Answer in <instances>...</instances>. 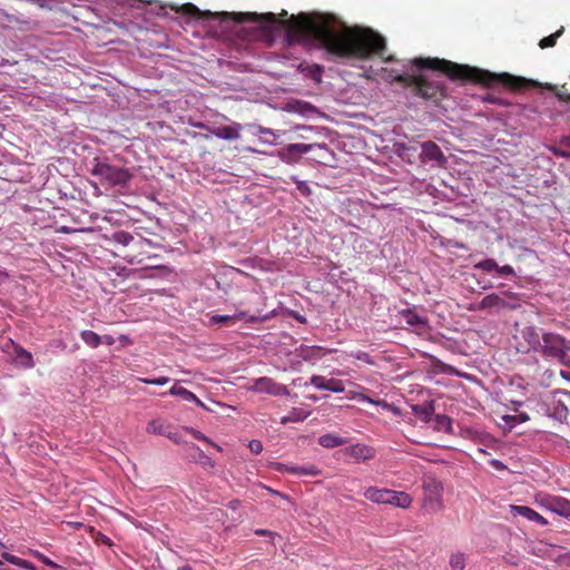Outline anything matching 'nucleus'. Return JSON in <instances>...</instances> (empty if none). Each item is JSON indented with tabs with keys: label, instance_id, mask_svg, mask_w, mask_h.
Wrapping results in <instances>:
<instances>
[{
	"label": "nucleus",
	"instance_id": "nucleus-1",
	"mask_svg": "<svg viewBox=\"0 0 570 570\" xmlns=\"http://www.w3.org/2000/svg\"><path fill=\"white\" fill-rule=\"evenodd\" d=\"M183 12L197 18L209 16L222 22L229 20L236 23L253 22L267 32L283 27L286 29L288 43L315 42L328 53L342 58L366 59L372 55L382 57L386 49L385 39L372 29L344 27L343 31L338 32L335 29L336 19L327 14L299 13L284 19L288 14L286 10H282L278 16L273 12L202 13L193 3L184 4Z\"/></svg>",
	"mask_w": 570,
	"mask_h": 570
},
{
	"label": "nucleus",
	"instance_id": "nucleus-2",
	"mask_svg": "<svg viewBox=\"0 0 570 570\" xmlns=\"http://www.w3.org/2000/svg\"><path fill=\"white\" fill-rule=\"evenodd\" d=\"M413 66L420 70L429 69L440 71L451 80L472 81L485 85L487 87L502 85L511 90H522L530 86V81L522 77L512 76L510 73L497 75L440 58H415L413 60Z\"/></svg>",
	"mask_w": 570,
	"mask_h": 570
},
{
	"label": "nucleus",
	"instance_id": "nucleus-3",
	"mask_svg": "<svg viewBox=\"0 0 570 570\" xmlns=\"http://www.w3.org/2000/svg\"><path fill=\"white\" fill-rule=\"evenodd\" d=\"M395 82L410 88L414 96L434 102L446 96L443 80L428 75H397L393 79Z\"/></svg>",
	"mask_w": 570,
	"mask_h": 570
},
{
	"label": "nucleus",
	"instance_id": "nucleus-4",
	"mask_svg": "<svg viewBox=\"0 0 570 570\" xmlns=\"http://www.w3.org/2000/svg\"><path fill=\"white\" fill-rule=\"evenodd\" d=\"M539 354L546 360H553L570 367V341L554 332H542Z\"/></svg>",
	"mask_w": 570,
	"mask_h": 570
},
{
	"label": "nucleus",
	"instance_id": "nucleus-5",
	"mask_svg": "<svg viewBox=\"0 0 570 570\" xmlns=\"http://www.w3.org/2000/svg\"><path fill=\"white\" fill-rule=\"evenodd\" d=\"M91 174L97 177L102 185L110 187L125 186L132 177L128 169L119 168L97 159H95Z\"/></svg>",
	"mask_w": 570,
	"mask_h": 570
},
{
	"label": "nucleus",
	"instance_id": "nucleus-6",
	"mask_svg": "<svg viewBox=\"0 0 570 570\" xmlns=\"http://www.w3.org/2000/svg\"><path fill=\"white\" fill-rule=\"evenodd\" d=\"M364 497L373 503L390 504L402 509H407L412 503V498L406 492L376 487L367 488Z\"/></svg>",
	"mask_w": 570,
	"mask_h": 570
},
{
	"label": "nucleus",
	"instance_id": "nucleus-7",
	"mask_svg": "<svg viewBox=\"0 0 570 570\" xmlns=\"http://www.w3.org/2000/svg\"><path fill=\"white\" fill-rule=\"evenodd\" d=\"M535 503L561 517H570V501L566 498L552 495L546 492H538L534 497Z\"/></svg>",
	"mask_w": 570,
	"mask_h": 570
},
{
	"label": "nucleus",
	"instance_id": "nucleus-8",
	"mask_svg": "<svg viewBox=\"0 0 570 570\" xmlns=\"http://www.w3.org/2000/svg\"><path fill=\"white\" fill-rule=\"evenodd\" d=\"M146 432L149 434L166 436L176 444L184 443V439L178 429L164 417H157L149 421L146 426Z\"/></svg>",
	"mask_w": 570,
	"mask_h": 570
},
{
	"label": "nucleus",
	"instance_id": "nucleus-9",
	"mask_svg": "<svg viewBox=\"0 0 570 570\" xmlns=\"http://www.w3.org/2000/svg\"><path fill=\"white\" fill-rule=\"evenodd\" d=\"M522 342L518 344V351L522 353L534 352L539 354L542 342V332L540 328L528 325L519 331Z\"/></svg>",
	"mask_w": 570,
	"mask_h": 570
},
{
	"label": "nucleus",
	"instance_id": "nucleus-10",
	"mask_svg": "<svg viewBox=\"0 0 570 570\" xmlns=\"http://www.w3.org/2000/svg\"><path fill=\"white\" fill-rule=\"evenodd\" d=\"M424 489V507L432 512H438L442 510V484L435 479H431L425 481L423 484Z\"/></svg>",
	"mask_w": 570,
	"mask_h": 570
},
{
	"label": "nucleus",
	"instance_id": "nucleus-11",
	"mask_svg": "<svg viewBox=\"0 0 570 570\" xmlns=\"http://www.w3.org/2000/svg\"><path fill=\"white\" fill-rule=\"evenodd\" d=\"M248 390L259 393H267L274 396L289 394V391L285 385H282L267 376L253 380Z\"/></svg>",
	"mask_w": 570,
	"mask_h": 570
},
{
	"label": "nucleus",
	"instance_id": "nucleus-12",
	"mask_svg": "<svg viewBox=\"0 0 570 570\" xmlns=\"http://www.w3.org/2000/svg\"><path fill=\"white\" fill-rule=\"evenodd\" d=\"M194 127L199 129H206L215 137L225 140H237L240 137V131L243 130V126L239 122H233L229 126L223 127H209L204 122H197L194 124Z\"/></svg>",
	"mask_w": 570,
	"mask_h": 570
},
{
	"label": "nucleus",
	"instance_id": "nucleus-13",
	"mask_svg": "<svg viewBox=\"0 0 570 570\" xmlns=\"http://www.w3.org/2000/svg\"><path fill=\"white\" fill-rule=\"evenodd\" d=\"M314 146L313 144H289L278 150L277 155L284 163L295 164L301 159L303 154L309 153Z\"/></svg>",
	"mask_w": 570,
	"mask_h": 570
},
{
	"label": "nucleus",
	"instance_id": "nucleus-14",
	"mask_svg": "<svg viewBox=\"0 0 570 570\" xmlns=\"http://www.w3.org/2000/svg\"><path fill=\"white\" fill-rule=\"evenodd\" d=\"M420 157L423 163L434 161L439 167H444L448 161L441 148L433 141H425L421 145Z\"/></svg>",
	"mask_w": 570,
	"mask_h": 570
},
{
	"label": "nucleus",
	"instance_id": "nucleus-15",
	"mask_svg": "<svg viewBox=\"0 0 570 570\" xmlns=\"http://www.w3.org/2000/svg\"><path fill=\"white\" fill-rule=\"evenodd\" d=\"M518 307H520V303H510L501 295L494 293L484 296L479 304L480 309H517Z\"/></svg>",
	"mask_w": 570,
	"mask_h": 570
},
{
	"label": "nucleus",
	"instance_id": "nucleus-16",
	"mask_svg": "<svg viewBox=\"0 0 570 570\" xmlns=\"http://www.w3.org/2000/svg\"><path fill=\"white\" fill-rule=\"evenodd\" d=\"M510 511L514 517L521 515L528 519L529 521L535 522L542 527L548 525V520L529 507L512 504L510 505Z\"/></svg>",
	"mask_w": 570,
	"mask_h": 570
},
{
	"label": "nucleus",
	"instance_id": "nucleus-17",
	"mask_svg": "<svg viewBox=\"0 0 570 570\" xmlns=\"http://www.w3.org/2000/svg\"><path fill=\"white\" fill-rule=\"evenodd\" d=\"M345 453L357 461H367L374 458V450L365 444H353L346 448Z\"/></svg>",
	"mask_w": 570,
	"mask_h": 570
},
{
	"label": "nucleus",
	"instance_id": "nucleus-18",
	"mask_svg": "<svg viewBox=\"0 0 570 570\" xmlns=\"http://www.w3.org/2000/svg\"><path fill=\"white\" fill-rule=\"evenodd\" d=\"M347 440L338 435L326 433L318 438V444L325 449H333L346 444Z\"/></svg>",
	"mask_w": 570,
	"mask_h": 570
},
{
	"label": "nucleus",
	"instance_id": "nucleus-19",
	"mask_svg": "<svg viewBox=\"0 0 570 570\" xmlns=\"http://www.w3.org/2000/svg\"><path fill=\"white\" fill-rule=\"evenodd\" d=\"M168 393L170 395L180 396L186 401L195 402L198 406L204 407V403L193 392L183 386L174 385Z\"/></svg>",
	"mask_w": 570,
	"mask_h": 570
},
{
	"label": "nucleus",
	"instance_id": "nucleus-20",
	"mask_svg": "<svg viewBox=\"0 0 570 570\" xmlns=\"http://www.w3.org/2000/svg\"><path fill=\"white\" fill-rule=\"evenodd\" d=\"M246 313L245 312H239L237 314H234V315H213L210 316V324H222V325H233L235 324L237 321H240L245 317Z\"/></svg>",
	"mask_w": 570,
	"mask_h": 570
},
{
	"label": "nucleus",
	"instance_id": "nucleus-21",
	"mask_svg": "<svg viewBox=\"0 0 570 570\" xmlns=\"http://www.w3.org/2000/svg\"><path fill=\"white\" fill-rule=\"evenodd\" d=\"M111 239L115 243L122 245V246H129L130 244H134L135 246H137V245H142V243H144L142 239L135 240V237L125 230H118V232L114 233L111 236Z\"/></svg>",
	"mask_w": 570,
	"mask_h": 570
},
{
	"label": "nucleus",
	"instance_id": "nucleus-22",
	"mask_svg": "<svg viewBox=\"0 0 570 570\" xmlns=\"http://www.w3.org/2000/svg\"><path fill=\"white\" fill-rule=\"evenodd\" d=\"M412 411L422 422H429L434 413L432 404H416L412 406Z\"/></svg>",
	"mask_w": 570,
	"mask_h": 570
},
{
	"label": "nucleus",
	"instance_id": "nucleus-23",
	"mask_svg": "<svg viewBox=\"0 0 570 570\" xmlns=\"http://www.w3.org/2000/svg\"><path fill=\"white\" fill-rule=\"evenodd\" d=\"M80 337L85 344H87L91 348L98 347L102 344V340H100V335L90 330H85L80 332Z\"/></svg>",
	"mask_w": 570,
	"mask_h": 570
},
{
	"label": "nucleus",
	"instance_id": "nucleus-24",
	"mask_svg": "<svg viewBox=\"0 0 570 570\" xmlns=\"http://www.w3.org/2000/svg\"><path fill=\"white\" fill-rule=\"evenodd\" d=\"M564 32V28L561 27L559 30H557L554 33L548 36V37H544L540 40L539 42V47L541 49H547V48H552L556 46L557 43V40L559 37H561Z\"/></svg>",
	"mask_w": 570,
	"mask_h": 570
},
{
	"label": "nucleus",
	"instance_id": "nucleus-25",
	"mask_svg": "<svg viewBox=\"0 0 570 570\" xmlns=\"http://www.w3.org/2000/svg\"><path fill=\"white\" fill-rule=\"evenodd\" d=\"M292 471L294 472V475L317 476L321 474V470L314 464L296 465V469H293Z\"/></svg>",
	"mask_w": 570,
	"mask_h": 570
},
{
	"label": "nucleus",
	"instance_id": "nucleus-26",
	"mask_svg": "<svg viewBox=\"0 0 570 570\" xmlns=\"http://www.w3.org/2000/svg\"><path fill=\"white\" fill-rule=\"evenodd\" d=\"M465 554L462 552L452 553L450 557L451 570H464L465 568Z\"/></svg>",
	"mask_w": 570,
	"mask_h": 570
},
{
	"label": "nucleus",
	"instance_id": "nucleus-27",
	"mask_svg": "<svg viewBox=\"0 0 570 570\" xmlns=\"http://www.w3.org/2000/svg\"><path fill=\"white\" fill-rule=\"evenodd\" d=\"M2 558H3L6 561H8V562H10V563H12V564H16V566H19V567H22V568L29 569V570H33V569H35V568H33V564H32L31 562H29V561H27V560H23V559H21V558L17 557V556L11 554V553L4 552V553L2 554Z\"/></svg>",
	"mask_w": 570,
	"mask_h": 570
},
{
	"label": "nucleus",
	"instance_id": "nucleus-28",
	"mask_svg": "<svg viewBox=\"0 0 570 570\" xmlns=\"http://www.w3.org/2000/svg\"><path fill=\"white\" fill-rule=\"evenodd\" d=\"M184 431H186L188 434H190L196 440L206 442V443L213 445L216 450L222 451V448L218 444L214 443L210 439H208L206 435H204L200 431H198L194 428H189V426H185Z\"/></svg>",
	"mask_w": 570,
	"mask_h": 570
},
{
	"label": "nucleus",
	"instance_id": "nucleus-29",
	"mask_svg": "<svg viewBox=\"0 0 570 570\" xmlns=\"http://www.w3.org/2000/svg\"><path fill=\"white\" fill-rule=\"evenodd\" d=\"M475 269H479L483 273H492L497 272L498 264L493 258H485L474 265Z\"/></svg>",
	"mask_w": 570,
	"mask_h": 570
},
{
	"label": "nucleus",
	"instance_id": "nucleus-30",
	"mask_svg": "<svg viewBox=\"0 0 570 570\" xmlns=\"http://www.w3.org/2000/svg\"><path fill=\"white\" fill-rule=\"evenodd\" d=\"M308 416V413H303L297 409H293L288 415L282 417L281 423L286 424L288 422H302Z\"/></svg>",
	"mask_w": 570,
	"mask_h": 570
},
{
	"label": "nucleus",
	"instance_id": "nucleus-31",
	"mask_svg": "<svg viewBox=\"0 0 570 570\" xmlns=\"http://www.w3.org/2000/svg\"><path fill=\"white\" fill-rule=\"evenodd\" d=\"M14 362L18 365L24 366V367H31L32 366V355L29 352H26L23 350H18Z\"/></svg>",
	"mask_w": 570,
	"mask_h": 570
},
{
	"label": "nucleus",
	"instance_id": "nucleus-32",
	"mask_svg": "<svg viewBox=\"0 0 570 570\" xmlns=\"http://www.w3.org/2000/svg\"><path fill=\"white\" fill-rule=\"evenodd\" d=\"M503 420L510 428H513L515 424L523 423L529 420V415L525 413H520L515 415H504Z\"/></svg>",
	"mask_w": 570,
	"mask_h": 570
},
{
	"label": "nucleus",
	"instance_id": "nucleus-33",
	"mask_svg": "<svg viewBox=\"0 0 570 570\" xmlns=\"http://www.w3.org/2000/svg\"><path fill=\"white\" fill-rule=\"evenodd\" d=\"M344 390H345V386L341 380H336V379L327 380L325 391L342 393V392H344Z\"/></svg>",
	"mask_w": 570,
	"mask_h": 570
},
{
	"label": "nucleus",
	"instance_id": "nucleus-34",
	"mask_svg": "<svg viewBox=\"0 0 570 570\" xmlns=\"http://www.w3.org/2000/svg\"><path fill=\"white\" fill-rule=\"evenodd\" d=\"M138 381H140L145 384H150V385H165L170 380L168 376H160V377H156V379L139 377Z\"/></svg>",
	"mask_w": 570,
	"mask_h": 570
},
{
	"label": "nucleus",
	"instance_id": "nucleus-35",
	"mask_svg": "<svg viewBox=\"0 0 570 570\" xmlns=\"http://www.w3.org/2000/svg\"><path fill=\"white\" fill-rule=\"evenodd\" d=\"M405 318H406V323L410 325H424L425 324L424 320L420 315L412 313V312H409L405 315Z\"/></svg>",
	"mask_w": 570,
	"mask_h": 570
},
{
	"label": "nucleus",
	"instance_id": "nucleus-36",
	"mask_svg": "<svg viewBox=\"0 0 570 570\" xmlns=\"http://www.w3.org/2000/svg\"><path fill=\"white\" fill-rule=\"evenodd\" d=\"M194 448L198 452V462L204 466L213 468L214 462L212 461V459L208 455H206L198 446L194 445Z\"/></svg>",
	"mask_w": 570,
	"mask_h": 570
},
{
	"label": "nucleus",
	"instance_id": "nucleus-37",
	"mask_svg": "<svg viewBox=\"0 0 570 570\" xmlns=\"http://www.w3.org/2000/svg\"><path fill=\"white\" fill-rule=\"evenodd\" d=\"M327 380L321 375H314L311 379V383L318 390H325Z\"/></svg>",
	"mask_w": 570,
	"mask_h": 570
},
{
	"label": "nucleus",
	"instance_id": "nucleus-38",
	"mask_svg": "<svg viewBox=\"0 0 570 570\" xmlns=\"http://www.w3.org/2000/svg\"><path fill=\"white\" fill-rule=\"evenodd\" d=\"M497 273L500 276H505V277L515 275L514 268L511 265H503V266L498 265Z\"/></svg>",
	"mask_w": 570,
	"mask_h": 570
},
{
	"label": "nucleus",
	"instance_id": "nucleus-39",
	"mask_svg": "<svg viewBox=\"0 0 570 570\" xmlns=\"http://www.w3.org/2000/svg\"><path fill=\"white\" fill-rule=\"evenodd\" d=\"M322 73H323V68L318 65H314L311 67V70H309V75L311 77L316 81V82H321L322 80Z\"/></svg>",
	"mask_w": 570,
	"mask_h": 570
},
{
	"label": "nucleus",
	"instance_id": "nucleus-40",
	"mask_svg": "<svg viewBox=\"0 0 570 570\" xmlns=\"http://www.w3.org/2000/svg\"><path fill=\"white\" fill-rule=\"evenodd\" d=\"M38 562H42L43 564H46L55 570H60V568H61L59 564H57L56 562L50 560L48 557L41 554L40 552H38Z\"/></svg>",
	"mask_w": 570,
	"mask_h": 570
},
{
	"label": "nucleus",
	"instance_id": "nucleus-41",
	"mask_svg": "<svg viewBox=\"0 0 570 570\" xmlns=\"http://www.w3.org/2000/svg\"><path fill=\"white\" fill-rule=\"evenodd\" d=\"M556 96L564 102H570V92L566 88V86H562L560 89L557 90Z\"/></svg>",
	"mask_w": 570,
	"mask_h": 570
},
{
	"label": "nucleus",
	"instance_id": "nucleus-42",
	"mask_svg": "<svg viewBox=\"0 0 570 570\" xmlns=\"http://www.w3.org/2000/svg\"><path fill=\"white\" fill-rule=\"evenodd\" d=\"M293 469H296V465H289V464H285V463H276L275 464V470L278 471V472H286V473H291V474H294V472L292 471Z\"/></svg>",
	"mask_w": 570,
	"mask_h": 570
},
{
	"label": "nucleus",
	"instance_id": "nucleus-43",
	"mask_svg": "<svg viewBox=\"0 0 570 570\" xmlns=\"http://www.w3.org/2000/svg\"><path fill=\"white\" fill-rule=\"evenodd\" d=\"M248 448L254 454H259L263 451V445L258 440H252L248 444Z\"/></svg>",
	"mask_w": 570,
	"mask_h": 570
},
{
	"label": "nucleus",
	"instance_id": "nucleus-44",
	"mask_svg": "<svg viewBox=\"0 0 570 570\" xmlns=\"http://www.w3.org/2000/svg\"><path fill=\"white\" fill-rule=\"evenodd\" d=\"M503 294H504V296H505L504 298H505L508 302H510V303H519V301H520V299H519L518 294H515V293H513V292H508V291H507V292H503Z\"/></svg>",
	"mask_w": 570,
	"mask_h": 570
},
{
	"label": "nucleus",
	"instance_id": "nucleus-45",
	"mask_svg": "<svg viewBox=\"0 0 570 570\" xmlns=\"http://www.w3.org/2000/svg\"><path fill=\"white\" fill-rule=\"evenodd\" d=\"M150 268H146V269H139V271H135L134 272V275L137 277V278H149L151 277L150 274H148V271Z\"/></svg>",
	"mask_w": 570,
	"mask_h": 570
},
{
	"label": "nucleus",
	"instance_id": "nucleus-46",
	"mask_svg": "<svg viewBox=\"0 0 570 570\" xmlns=\"http://www.w3.org/2000/svg\"><path fill=\"white\" fill-rule=\"evenodd\" d=\"M100 340H102V344H106V345H114L116 340L112 335H104V336H100Z\"/></svg>",
	"mask_w": 570,
	"mask_h": 570
},
{
	"label": "nucleus",
	"instance_id": "nucleus-47",
	"mask_svg": "<svg viewBox=\"0 0 570 570\" xmlns=\"http://www.w3.org/2000/svg\"><path fill=\"white\" fill-rule=\"evenodd\" d=\"M258 131H259L261 134L271 135V136H273L274 138L278 137V136L276 135V132H275L273 129H271V128H266V127H262V126H261V127L258 128Z\"/></svg>",
	"mask_w": 570,
	"mask_h": 570
},
{
	"label": "nucleus",
	"instance_id": "nucleus-48",
	"mask_svg": "<svg viewBox=\"0 0 570 570\" xmlns=\"http://www.w3.org/2000/svg\"><path fill=\"white\" fill-rule=\"evenodd\" d=\"M124 258L127 259V262L130 263V264L140 263L141 262L140 259H137L135 255H131V254L124 255Z\"/></svg>",
	"mask_w": 570,
	"mask_h": 570
},
{
	"label": "nucleus",
	"instance_id": "nucleus-49",
	"mask_svg": "<svg viewBox=\"0 0 570 570\" xmlns=\"http://www.w3.org/2000/svg\"><path fill=\"white\" fill-rule=\"evenodd\" d=\"M265 489H266L268 492H271L272 494H274V495H278V497H282L283 499H287V497H286L285 494H282L281 492H278V491H276V490H273V489H271V488H268V487H265Z\"/></svg>",
	"mask_w": 570,
	"mask_h": 570
},
{
	"label": "nucleus",
	"instance_id": "nucleus-50",
	"mask_svg": "<svg viewBox=\"0 0 570 570\" xmlns=\"http://www.w3.org/2000/svg\"><path fill=\"white\" fill-rule=\"evenodd\" d=\"M438 421H439L440 423H442L443 421H444V422H446V423H450V419H449L448 416H445V415H443V416H438Z\"/></svg>",
	"mask_w": 570,
	"mask_h": 570
},
{
	"label": "nucleus",
	"instance_id": "nucleus-51",
	"mask_svg": "<svg viewBox=\"0 0 570 570\" xmlns=\"http://www.w3.org/2000/svg\"><path fill=\"white\" fill-rule=\"evenodd\" d=\"M561 376L567 379V380H570V372H563L561 371Z\"/></svg>",
	"mask_w": 570,
	"mask_h": 570
},
{
	"label": "nucleus",
	"instance_id": "nucleus-52",
	"mask_svg": "<svg viewBox=\"0 0 570 570\" xmlns=\"http://www.w3.org/2000/svg\"><path fill=\"white\" fill-rule=\"evenodd\" d=\"M178 570H193L189 566H184L178 568Z\"/></svg>",
	"mask_w": 570,
	"mask_h": 570
},
{
	"label": "nucleus",
	"instance_id": "nucleus-53",
	"mask_svg": "<svg viewBox=\"0 0 570 570\" xmlns=\"http://www.w3.org/2000/svg\"><path fill=\"white\" fill-rule=\"evenodd\" d=\"M295 128L296 129H299V128H302V129H306V128L311 129V127H306V126H296Z\"/></svg>",
	"mask_w": 570,
	"mask_h": 570
}]
</instances>
